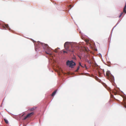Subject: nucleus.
I'll use <instances>...</instances> for the list:
<instances>
[{
    "instance_id": "10",
    "label": "nucleus",
    "mask_w": 126,
    "mask_h": 126,
    "mask_svg": "<svg viewBox=\"0 0 126 126\" xmlns=\"http://www.w3.org/2000/svg\"><path fill=\"white\" fill-rule=\"evenodd\" d=\"M36 109V107H34L31 108L30 109V110L31 111H33L34 110Z\"/></svg>"
},
{
    "instance_id": "22",
    "label": "nucleus",
    "mask_w": 126,
    "mask_h": 126,
    "mask_svg": "<svg viewBox=\"0 0 126 126\" xmlns=\"http://www.w3.org/2000/svg\"><path fill=\"white\" fill-rule=\"evenodd\" d=\"M88 48H85V51H88Z\"/></svg>"
},
{
    "instance_id": "20",
    "label": "nucleus",
    "mask_w": 126,
    "mask_h": 126,
    "mask_svg": "<svg viewBox=\"0 0 126 126\" xmlns=\"http://www.w3.org/2000/svg\"><path fill=\"white\" fill-rule=\"evenodd\" d=\"M83 66V67H85L86 69H87V67H86V65L85 64Z\"/></svg>"
},
{
    "instance_id": "6",
    "label": "nucleus",
    "mask_w": 126,
    "mask_h": 126,
    "mask_svg": "<svg viewBox=\"0 0 126 126\" xmlns=\"http://www.w3.org/2000/svg\"><path fill=\"white\" fill-rule=\"evenodd\" d=\"M106 75L107 77H109L110 75V72L109 71H108L106 73Z\"/></svg>"
},
{
    "instance_id": "2",
    "label": "nucleus",
    "mask_w": 126,
    "mask_h": 126,
    "mask_svg": "<svg viewBox=\"0 0 126 126\" xmlns=\"http://www.w3.org/2000/svg\"><path fill=\"white\" fill-rule=\"evenodd\" d=\"M69 44L70 43L69 42H66L64 45V47L67 51L73 52L74 51V49L73 48H72V49H69Z\"/></svg>"
},
{
    "instance_id": "15",
    "label": "nucleus",
    "mask_w": 126,
    "mask_h": 126,
    "mask_svg": "<svg viewBox=\"0 0 126 126\" xmlns=\"http://www.w3.org/2000/svg\"><path fill=\"white\" fill-rule=\"evenodd\" d=\"M63 51V52L64 53H67V51H64V50H62L61 51Z\"/></svg>"
},
{
    "instance_id": "5",
    "label": "nucleus",
    "mask_w": 126,
    "mask_h": 126,
    "mask_svg": "<svg viewBox=\"0 0 126 126\" xmlns=\"http://www.w3.org/2000/svg\"><path fill=\"white\" fill-rule=\"evenodd\" d=\"M123 100L122 104L126 108V98H123Z\"/></svg>"
},
{
    "instance_id": "12",
    "label": "nucleus",
    "mask_w": 126,
    "mask_h": 126,
    "mask_svg": "<svg viewBox=\"0 0 126 126\" xmlns=\"http://www.w3.org/2000/svg\"><path fill=\"white\" fill-rule=\"evenodd\" d=\"M4 120L5 123H6L8 124V120H7L6 119H4Z\"/></svg>"
},
{
    "instance_id": "18",
    "label": "nucleus",
    "mask_w": 126,
    "mask_h": 126,
    "mask_svg": "<svg viewBox=\"0 0 126 126\" xmlns=\"http://www.w3.org/2000/svg\"><path fill=\"white\" fill-rule=\"evenodd\" d=\"M98 74L99 76L100 77L101 76V73L99 72H98Z\"/></svg>"
},
{
    "instance_id": "23",
    "label": "nucleus",
    "mask_w": 126,
    "mask_h": 126,
    "mask_svg": "<svg viewBox=\"0 0 126 126\" xmlns=\"http://www.w3.org/2000/svg\"><path fill=\"white\" fill-rule=\"evenodd\" d=\"M71 6H71V5H69V7H70V9L71 8Z\"/></svg>"
},
{
    "instance_id": "3",
    "label": "nucleus",
    "mask_w": 126,
    "mask_h": 126,
    "mask_svg": "<svg viewBox=\"0 0 126 126\" xmlns=\"http://www.w3.org/2000/svg\"><path fill=\"white\" fill-rule=\"evenodd\" d=\"M66 64L68 65L69 67H72L73 66H75L76 64L73 61H70L68 60L66 62Z\"/></svg>"
},
{
    "instance_id": "4",
    "label": "nucleus",
    "mask_w": 126,
    "mask_h": 126,
    "mask_svg": "<svg viewBox=\"0 0 126 126\" xmlns=\"http://www.w3.org/2000/svg\"><path fill=\"white\" fill-rule=\"evenodd\" d=\"M34 114V113L33 112H32L28 114L26 116L24 117V118L23 119L25 120L27 118H29L30 117Z\"/></svg>"
},
{
    "instance_id": "1",
    "label": "nucleus",
    "mask_w": 126,
    "mask_h": 126,
    "mask_svg": "<svg viewBox=\"0 0 126 126\" xmlns=\"http://www.w3.org/2000/svg\"><path fill=\"white\" fill-rule=\"evenodd\" d=\"M41 45L43 46L44 49L47 50L46 51V53L51 55V49L49 47L48 45L43 43H41Z\"/></svg>"
},
{
    "instance_id": "21",
    "label": "nucleus",
    "mask_w": 126,
    "mask_h": 126,
    "mask_svg": "<svg viewBox=\"0 0 126 126\" xmlns=\"http://www.w3.org/2000/svg\"><path fill=\"white\" fill-rule=\"evenodd\" d=\"M89 40H85V42H87V43L88 42H89Z\"/></svg>"
},
{
    "instance_id": "13",
    "label": "nucleus",
    "mask_w": 126,
    "mask_h": 126,
    "mask_svg": "<svg viewBox=\"0 0 126 126\" xmlns=\"http://www.w3.org/2000/svg\"><path fill=\"white\" fill-rule=\"evenodd\" d=\"M5 26L8 29H9V27L8 24H6L5 25Z\"/></svg>"
},
{
    "instance_id": "14",
    "label": "nucleus",
    "mask_w": 126,
    "mask_h": 126,
    "mask_svg": "<svg viewBox=\"0 0 126 126\" xmlns=\"http://www.w3.org/2000/svg\"><path fill=\"white\" fill-rule=\"evenodd\" d=\"M79 68V66L77 67V69L76 70V72H77Z\"/></svg>"
},
{
    "instance_id": "8",
    "label": "nucleus",
    "mask_w": 126,
    "mask_h": 126,
    "mask_svg": "<svg viewBox=\"0 0 126 126\" xmlns=\"http://www.w3.org/2000/svg\"><path fill=\"white\" fill-rule=\"evenodd\" d=\"M117 91L116 90V89H115L114 90H113V92L115 95H116L117 93Z\"/></svg>"
},
{
    "instance_id": "7",
    "label": "nucleus",
    "mask_w": 126,
    "mask_h": 126,
    "mask_svg": "<svg viewBox=\"0 0 126 126\" xmlns=\"http://www.w3.org/2000/svg\"><path fill=\"white\" fill-rule=\"evenodd\" d=\"M126 3H125V6L124 8L123 9V12H124L125 13H126Z\"/></svg>"
},
{
    "instance_id": "16",
    "label": "nucleus",
    "mask_w": 126,
    "mask_h": 126,
    "mask_svg": "<svg viewBox=\"0 0 126 126\" xmlns=\"http://www.w3.org/2000/svg\"><path fill=\"white\" fill-rule=\"evenodd\" d=\"M72 59L73 60H76V57L75 56H74L72 58Z\"/></svg>"
},
{
    "instance_id": "11",
    "label": "nucleus",
    "mask_w": 126,
    "mask_h": 126,
    "mask_svg": "<svg viewBox=\"0 0 126 126\" xmlns=\"http://www.w3.org/2000/svg\"><path fill=\"white\" fill-rule=\"evenodd\" d=\"M86 61L88 63H91V62H90V60H89L88 59L86 60Z\"/></svg>"
},
{
    "instance_id": "17",
    "label": "nucleus",
    "mask_w": 126,
    "mask_h": 126,
    "mask_svg": "<svg viewBox=\"0 0 126 126\" xmlns=\"http://www.w3.org/2000/svg\"><path fill=\"white\" fill-rule=\"evenodd\" d=\"M79 65L81 66L82 67H83V66L81 65V63H79Z\"/></svg>"
},
{
    "instance_id": "19",
    "label": "nucleus",
    "mask_w": 126,
    "mask_h": 126,
    "mask_svg": "<svg viewBox=\"0 0 126 126\" xmlns=\"http://www.w3.org/2000/svg\"><path fill=\"white\" fill-rule=\"evenodd\" d=\"M123 14V12L121 13V14H120V15L119 16V17H120L121 16H122V15Z\"/></svg>"
},
{
    "instance_id": "9",
    "label": "nucleus",
    "mask_w": 126,
    "mask_h": 126,
    "mask_svg": "<svg viewBox=\"0 0 126 126\" xmlns=\"http://www.w3.org/2000/svg\"><path fill=\"white\" fill-rule=\"evenodd\" d=\"M57 92V90H55L52 94H51V96H54L55 94L56 93V92Z\"/></svg>"
}]
</instances>
